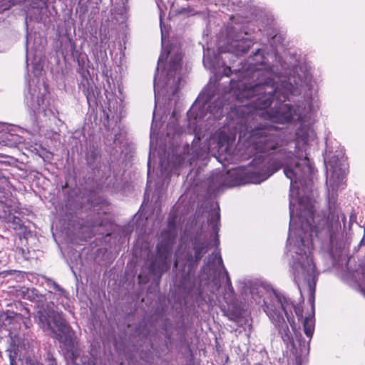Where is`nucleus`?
Here are the masks:
<instances>
[{
    "instance_id": "nucleus-1",
    "label": "nucleus",
    "mask_w": 365,
    "mask_h": 365,
    "mask_svg": "<svg viewBox=\"0 0 365 365\" xmlns=\"http://www.w3.org/2000/svg\"><path fill=\"white\" fill-rule=\"evenodd\" d=\"M212 96L208 95L205 100L202 108L207 107L210 116L220 119L227 113V122L224 128L213 137L210 146L217 150L219 154L229 153L230 146L239 135L240 140H245L248 146L256 151L258 156L252 162V170L242 173L232 169L227 172H218L211 177L209 188L220 190L222 187H232L246 183L259 184L266 180L274 173L284 168V173L290 179L291 191L294 184L301 182L312 173V167L309 158L305 156L299 158L292 152H288L282 146L284 136L277 126L262 120L266 112H258V108L245 103L236 101L227 107L220 99H216L207 106Z\"/></svg>"
},
{
    "instance_id": "nucleus-2",
    "label": "nucleus",
    "mask_w": 365,
    "mask_h": 365,
    "mask_svg": "<svg viewBox=\"0 0 365 365\" xmlns=\"http://www.w3.org/2000/svg\"><path fill=\"white\" fill-rule=\"evenodd\" d=\"M264 51L257 49L247 61L240 62V68L225 66L223 74L229 77L230 84L223 98L245 103L264 110L268 108L274 98V107L266 111V116L272 123L284 124L294 121L309 123L312 118L314 98L307 91L312 89V76L304 66L292 69L285 67L279 59L278 65L267 64Z\"/></svg>"
},
{
    "instance_id": "nucleus-3",
    "label": "nucleus",
    "mask_w": 365,
    "mask_h": 365,
    "mask_svg": "<svg viewBox=\"0 0 365 365\" xmlns=\"http://www.w3.org/2000/svg\"><path fill=\"white\" fill-rule=\"evenodd\" d=\"M289 200V230L287 247L292 255V273L294 283L299 289L303 281L309 287L310 292H314L311 279L314 277L315 264L312 257V250L315 240L319 242L321 249L329 254L333 264L339 262L345 252V244L341 240L340 210L332 195L329 197V215H315L314 201L308 197L299 199V208L297 218L299 224L294 236L292 232L295 223L294 202L290 194Z\"/></svg>"
},
{
    "instance_id": "nucleus-4",
    "label": "nucleus",
    "mask_w": 365,
    "mask_h": 365,
    "mask_svg": "<svg viewBox=\"0 0 365 365\" xmlns=\"http://www.w3.org/2000/svg\"><path fill=\"white\" fill-rule=\"evenodd\" d=\"M264 312L277 330L282 341L291 347L296 354L297 365L301 364V357L309 353V342L314 331V317H306L303 320L304 331L309 339L306 341L302 334L296 330V324L292 312L299 320L303 318V309L299 305L284 294L272 290L269 296L263 299Z\"/></svg>"
},
{
    "instance_id": "nucleus-5",
    "label": "nucleus",
    "mask_w": 365,
    "mask_h": 365,
    "mask_svg": "<svg viewBox=\"0 0 365 365\" xmlns=\"http://www.w3.org/2000/svg\"><path fill=\"white\" fill-rule=\"evenodd\" d=\"M23 297L25 299L35 303L39 308L35 320L41 329L51 338L58 340L69 357L72 360L75 359L77 342L74 333L63 313L45 309L47 297L36 288H27L23 291Z\"/></svg>"
},
{
    "instance_id": "nucleus-6",
    "label": "nucleus",
    "mask_w": 365,
    "mask_h": 365,
    "mask_svg": "<svg viewBox=\"0 0 365 365\" xmlns=\"http://www.w3.org/2000/svg\"><path fill=\"white\" fill-rule=\"evenodd\" d=\"M7 319L9 320V336L11 342L6 349L9 358V365H19V362L23 365L25 361L26 365H43L36 357H31L30 351L33 346L34 340L29 334L23 337L17 332V328L20 329L21 324L25 329L29 328V322L25 319L23 314L14 312H8Z\"/></svg>"
},
{
    "instance_id": "nucleus-7",
    "label": "nucleus",
    "mask_w": 365,
    "mask_h": 365,
    "mask_svg": "<svg viewBox=\"0 0 365 365\" xmlns=\"http://www.w3.org/2000/svg\"><path fill=\"white\" fill-rule=\"evenodd\" d=\"M255 27L250 21H237L232 20L225 29V33L219 40V51L221 53L232 55L230 58V64L235 59L245 53L254 43V39L250 35L255 32Z\"/></svg>"
},
{
    "instance_id": "nucleus-8",
    "label": "nucleus",
    "mask_w": 365,
    "mask_h": 365,
    "mask_svg": "<svg viewBox=\"0 0 365 365\" xmlns=\"http://www.w3.org/2000/svg\"><path fill=\"white\" fill-rule=\"evenodd\" d=\"M170 57L168 63L164 67L162 77H154L153 87L155 99L158 96L167 97L169 101L172 99L178 91L182 75V55L180 51L175 53L169 52Z\"/></svg>"
},
{
    "instance_id": "nucleus-9",
    "label": "nucleus",
    "mask_w": 365,
    "mask_h": 365,
    "mask_svg": "<svg viewBox=\"0 0 365 365\" xmlns=\"http://www.w3.org/2000/svg\"><path fill=\"white\" fill-rule=\"evenodd\" d=\"M177 236V229L174 222L170 221L168 227L162 230L159 242L157 245V254L152 259L148 267L149 274L160 280L163 273L170 267L173 246Z\"/></svg>"
},
{
    "instance_id": "nucleus-10",
    "label": "nucleus",
    "mask_w": 365,
    "mask_h": 365,
    "mask_svg": "<svg viewBox=\"0 0 365 365\" xmlns=\"http://www.w3.org/2000/svg\"><path fill=\"white\" fill-rule=\"evenodd\" d=\"M208 250L209 242L206 237L202 234L196 235L192 241V250L187 251L183 257L181 256L180 248L176 251L175 255V267L181 264L182 260H185V263H188L189 266L192 267L200 261Z\"/></svg>"
},
{
    "instance_id": "nucleus-11",
    "label": "nucleus",
    "mask_w": 365,
    "mask_h": 365,
    "mask_svg": "<svg viewBox=\"0 0 365 365\" xmlns=\"http://www.w3.org/2000/svg\"><path fill=\"white\" fill-rule=\"evenodd\" d=\"M46 285L55 291L57 295L56 304H61L65 309H69L68 301L69 294L63 287H61L58 283L53 281L52 279L48 277H44Z\"/></svg>"
},
{
    "instance_id": "nucleus-12",
    "label": "nucleus",
    "mask_w": 365,
    "mask_h": 365,
    "mask_svg": "<svg viewBox=\"0 0 365 365\" xmlns=\"http://www.w3.org/2000/svg\"><path fill=\"white\" fill-rule=\"evenodd\" d=\"M25 102L29 109L34 113L45 112L46 106L45 104V99L42 95H36L34 93L29 91L28 94L25 96Z\"/></svg>"
},
{
    "instance_id": "nucleus-13",
    "label": "nucleus",
    "mask_w": 365,
    "mask_h": 365,
    "mask_svg": "<svg viewBox=\"0 0 365 365\" xmlns=\"http://www.w3.org/2000/svg\"><path fill=\"white\" fill-rule=\"evenodd\" d=\"M80 88L82 90L83 94L86 96L88 106H93L97 104V96L98 91L97 88L88 79L81 83Z\"/></svg>"
},
{
    "instance_id": "nucleus-14",
    "label": "nucleus",
    "mask_w": 365,
    "mask_h": 365,
    "mask_svg": "<svg viewBox=\"0 0 365 365\" xmlns=\"http://www.w3.org/2000/svg\"><path fill=\"white\" fill-rule=\"evenodd\" d=\"M207 265L215 267L216 269L220 268L224 271L226 276V282L227 284L229 289L231 292H233L234 289L232 286L228 272L227 271L224 266L222 258L219 252H213L208 257Z\"/></svg>"
},
{
    "instance_id": "nucleus-15",
    "label": "nucleus",
    "mask_w": 365,
    "mask_h": 365,
    "mask_svg": "<svg viewBox=\"0 0 365 365\" xmlns=\"http://www.w3.org/2000/svg\"><path fill=\"white\" fill-rule=\"evenodd\" d=\"M10 182L7 178L0 173V204L8 205L11 192Z\"/></svg>"
},
{
    "instance_id": "nucleus-16",
    "label": "nucleus",
    "mask_w": 365,
    "mask_h": 365,
    "mask_svg": "<svg viewBox=\"0 0 365 365\" xmlns=\"http://www.w3.org/2000/svg\"><path fill=\"white\" fill-rule=\"evenodd\" d=\"M220 214L218 207L217 210H214L211 212L208 219V222L212 226V231L215 234V241L216 245H219L220 243L218 239V232L220 230Z\"/></svg>"
},
{
    "instance_id": "nucleus-17",
    "label": "nucleus",
    "mask_w": 365,
    "mask_h": 365,
    "mask_svg": "<svg viewBox=\"0 0 365 365\" xmlns=\"http://www.w3.org/2000/svg\"><path fill=\"white\" fill-rule=\"evenodd\" d=\"M203 64L207 69L215 71L219 66V56L217 55L211 56L209 55V51H207V53H204Z\"/></svg>"
},
{
    "instance_id": "nucleus-18",
    "label": "nucleus",
    "mask_w": 365,
    "mask_h": 365,
    "mask_svg": "<svg viewBox=\"0 0 365 365\" xmlns=\"http://www.w3.org/2000/svg\"><path fill=\"white\" fill-rule=\"evenodd\" d=\"M176 164L170 165L169 161L165 162V160H160V170L161 174L165 178H170L171 173L174 171V169L176 168Z\"/></svg>"
},
{
    "instance_id": "nucleus-19",
    "label": "nucleus",
    "mask_w": 365,
    "mask_h": 365,
    "mask_svg": "<svg viewBox=\"0 0 365 365\" xmlns=\"http://www.w3.org/2000/svg\"><path fill=\"white\" fill-rule=\"evenodd\" d=\"M196 106H192L191 109L188 111L187 115L189 118H193V124H197L201 120H202L207 115L203 113V110H200L198 112H195Z\"/></svg>"
},
{
    "instance_id": "nucleus-20",
    "label": "nucleus",
    "mask_w": 365,
    "mask_h": 365,
    "mask_svg": "<svg viewBox=\"0 0 365 365\" xmlns=\"http://www.w3.org/2000/svg\"><path fill=\"white\" fill-rule=\"evenodd\" d=\"M135 333L142 337H145L148 336L149 331L147 328L146 324L143 323H140L135 328Z\"/></svg>"
},
{
    "instance_id": "nucleus-21",
    "label": "nucleus",
    "mask_w": 365,
    "mask_h": 365,
    "mask_svg": "<svg viewBox=\"0 0 365 365\" xmlns=\"http://www.w3.org/2000/svg\"><path fill=\"white\" fill-rule=\"evenodd\" d=\"M13 223L14 225H16V227H14V228L15 230H17L19 227V230H23V235L24 237H26V227H24L21 225V220H20V218L14 217V220H13Z\"/></svg>"
},
{
    "instance_id": "nucleus-22",
    "label": "nucleus",
    "mask_w": 365,
    "mask_h": 365,
    "mask_svg": "<svg viewBox=\"0 0 365 365\" xmlns=\"http://www.w3.org/2000/svg\"><path fill=\"white\" fill-rule=\"evenodd\" d=\"M9 262V257L4 251H0V269Z\"/></svg>"
},
{
    "instance_id": "nucleus-23",
    "label": "nucleus",
    "mask_w": 365,
    "mask_h": 365,
    "mask_svg": "<svg viewBox=\"0 0 365 365\" xmlns=\"http://www.w3.org/2000/svg\"><path fill=\"white\" fill-rule=\"evenodd\" d=\"M168 53H161L160 57H159V59H158V65H157V68H156V71H158V69H159V67H160V64H163L165 60L168 58Z\"/></svg>"
},
{
    "instance_id": "nucleus-24",
    "label": "nucleus",
    "mask_w": 365,
    "mask_h": 365,
    "mask_svg": "<svg viewBox=\"0 0 365 365\" xmlns=\"http://www.w3.org/2000/svg\"><path fill=\"white\" fill-rule=\"evenodd\" d=\"M48 359L49 360V363L48 365H57L56 360L53 358V356L50 354H48Z\"/></svg>"
},
{
    "instance_id": "nucleus-25",
    "label": "nucleus",
    "mask_w": 365,
    "mask_h": 365,
    "mask_svg": "<svg viewBox=\"0 0 365 365\" xmlns=\"http://www.w3.org/2000/svg\"><path fill=\"white\" fill-rule=\"evenodd\" d=\"M362 283L364 284V287H361V291L365 295V271L363 272L362 274Z\"/></svg>"
},
{
    "instance_id": "nucleus-26",
    "label": "nucleus",
    "mask_w": 365,
    "mask_h": 365,
    "mask_svg": "<svg viewBox=\"0 0 365 365\" xmlns=\"http://www.w3.org/2000/svg\"><path fill=\"white\" fill-rule=\"evenodd\" d=\"M331 179L329 180V185L331 187L332 192H334L335 190L337 189L338 185H335L334 182L331 183Z\"/></svg>"
},
{
    "instance_id": "nucleus-27",
    "label": "nucleus",
    "mask_w": 365,
    "mask_h": 365,
    "mask_svg": "<svg viewBox=\"0 0 365 365\" xmlns=\"http://www.w3.org/2000/svg\"><path fill=\"white\" fill-rule=\"evenodd\" d=\"M215 81H220L221 78H222V76H220V74H217V73L215 74Z\"/></svg>"
},
{
    "instance_id": "nucleus-28",
    "label": "nucleus",
    "mask_w": 365,
    "mask_h": 365,
    "mask_svg": "<svg viewBox=\"0 0 365 365\" xmlns=\"http://www.w3.org/2000/svg\"><path fill=\"white\" fill-rule=\"evenodd\" d=\"M176 159H177V161H178V165H180L181 163L182 160L181 156H180V155L178 156Z\"/></svg>"
},
{
    "instance_id": "nucleus-29",
    "label": "nucleus",
    "mask_w": 365,
    "mask_h": 365,
    "mask_svg": "<svg viewBox=\"0 0 365 365\" xmlns=\"http://www.w3.org/2000/svg\"><path fill=\"white\" fill-rule=\"evenodd\" d=\"M280 36H277V35H274L273 37H272V40L273 41H275V40L279 38Z\"/></svg>"
},
{
    "instance_id": "nucleus-30",
    "label": "nucleus",
    "mask_w": 365,
    "mask_h": 365,
    "mask_svg": "<svg viewBox=\"0 0 365 365\" xmlns=\"http://www.w3.org/2000/svg\"><path fill=\"white\" fill-rule=\"evenodd\" d=\"M194 132L195 133V135L197 136L198 138H200V135H199L198 133L197 132V127L195 128Z\"/></svg>"
},
{
    "instance_id": "nucleus-31",
    "label": "nucleus",
    "mask_w": 365,
    "mask_h": 365,
    "mask_svg": "<svg viewBox=\"0 0 365 365\" xmlns=\"http://www.w3.org/2000/svg\"><path fill=\"white\" fill-rule=\"evenodd\" d=\"M28 51V48H26V51ZM26 56L27 57V55ZM26 68H28L29 64H28V59L27 58L26 59Z\"/></svg>"
},
{
    "instance_id": "nucleus-32",
    "label": "nucleus",
    "mask_w": 365,
    "mask_h": 365,
    "mask_svg": "<svg viewBox=\"0 0 365 365\" xmlns=\"http://www.w3.org/2000/svg\"><path fill=\"white\" fill-rule=\"evenodd\" d=\"M156 1H157V4H158V6L160 7L159 1H160L161 3H163V0H156Z\"/></svg>"
},
{
    "instance_id": "nucleus-33",
    "label": "nucleus",
    "mask_w": 365,
    "mask_h": 365,
    "mask_svg": "<svg viewBox=\"0 0 365 365\" xmlns=\"http://www.w3.org/2000/svg\"><path fill=\"white\" fill-rule=\"evenodd\" d=\"M24 311L27 314H29V310H28V309H26V308H24Z\"/></svg>"
},
{
    "instance_id": "nucleus-34",
    "label": "nucleus",
    "mask_w": 365,
    "mask_h": 365,
    "mask_svg": "<svg viewBox=\"0 0 365 365\" xmlns=\"http://www.w3.org/2000/svg\"><path fill=\"white\" fill-rule=\"evenodd\" d=\"M148 173H149L150 172V160H148Z\"/></svg>"
},
{
    "instance_id": "nucleus-35",
    "label": "nucleus",
    "mask_w": 365,
    "mask_h": 365,
    "mask_svg": "<svg viewBox=\"0 0 365 365\" xmlns=\"http://www.w3.org/2000/svg\"><path fill=\"white\" fill-rule=\"evenodd\" d=\"M122 1V4L124 5L125 4V1H127V0H121Z\"/></svg>"
},
{
    "instance_id": "nucleus-36",
    "label": "nucleus",
    "mask_w": 365,
    "mask_h": 365,
    "mask_svg": "<svg viewBox=\"0 0 365 365\" xmlns=\"http://www.w3.org/2000/svg\"><path fill=\"white\" fill-rule=\"evenodd\" d=\"M341 217H342V220H345V216H344V215H342Z\"/></svg>"
},
{
    "instance_id": "nucleus-37",
    "label": "nucleus",
    "mask_w": 365,
    "mask_h": 365,
    "mask_svg": "<svg viewBox=\"0 0 365 365\" xmlns=\"http://www.w3.org/2000/svg\"><path fill=\"white\" fill-rule=\"evenodd\" d=\"M160 26L162 27V20H161V19H160Z\"/></svg>"
},
{
    "instance_id": "nucleus-38",
    "label": "nucleus",
    "mask_w": 365,
    "mask_h": 365,
    "mask_svg": "<svg viewBox=\"0 0 365 365\" xmlns=\"http://www.w3.org/2000/svg\"><path fill=\"white\" fill-rule=\"evenodd\" d=\"M148 281V279H146V280H145V281H144L143 282H144V283H146Z\"/></svg>"
}]
</instances>
